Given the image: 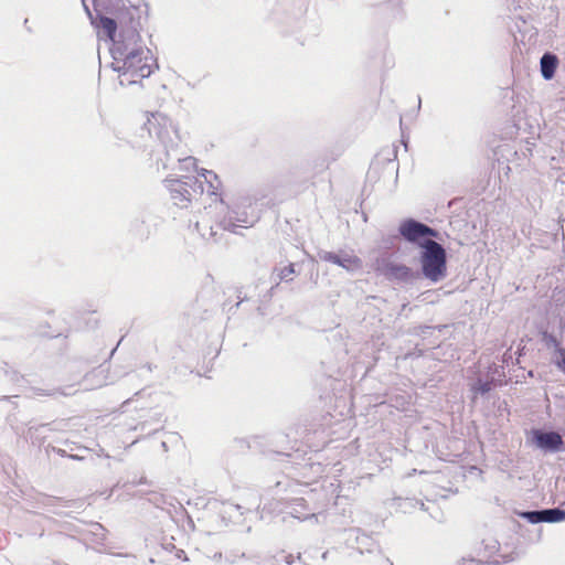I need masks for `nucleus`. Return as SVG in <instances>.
Returning <instances> with one entry per match:
<instances>
[{"label":"nucleus","mask_w":565,"mask_h":565,"mask_svg":"<svg viewBox=\"0 0 565 565\" xmlns=\"http://www.w3.org/2000/svg\"><path fill=\"white\" fill-rule=\"evenodd\" d=\"M196 178L202 180L204 193L212 199V204L204 207L201 222L210 225L211 231H213L212 223H215L220 228L233 231L235 227L234 218L230 205L222 199L223 184L218 175L212 170L201 169ZM211 235H215V232H211Z\"/></svg>","instance_id":"obj_1"},{"label":"nucleus","mask_w":565,"mask_h":565,"mask_svg":"<svg viewBox=\"0 0 565 565\" xmlns=\"http://www.w3.org/2000/svg\"><path fill=\"white\" fill-rule=\"evenodd\" d=\"M419 257L422 273L428 280L438 282L447 276V255L445 248L433 239L422 243Z\"/></svg>","instance_id":"obj_2"},{"label":"nucleus","mask_w":565,"mask_h":565,"mask_svg":"<svg viewBox=\"0 0 565 565\" xmlns=\"http://www.w3.org/2000/svg\"><path fill=\"white\" fill-rule=\"evenodd\" d=\"M120 77L121 83L126 81L128 84H135L150 76L153 71L152 57L147 50H136L129 53L115 68Z\"/></svg>","instance_id":"obj_3"},{"label":"nucleus","mask_w":565,"mask_h":565,"mask_svg":"<svg viewBox=\"0 0 565 565\" xmlns=\"http://www.w3.org/2000/svg\"><path fill=\"white\" fill-rule=\"evenodd\" d=\"M164 182L171 200L179 207H188L194 199L204 193L202 180L196 177H185L183 180L167 179Z\"/></svg>","instance_id":"obj_4"},{"label":"nucleus","mask_w":565,"mask_h":565,"mask_svg":"<svg viewBox=\"0 0 565 565\" xmlns=\"http://www.w3.org/2000/svg\"><path fill=\"white\" fill-rule=\"evenodd\" d=\"M136 8L122 7L115 13L117 26L120 29V36H127L131 42L137 43L140 40L139 35V18Z\"/></svg>","instance_id":"obj_5"},{"label":"nucleus","mask_w":565,"mask_h":565,"mask_svg":"<svg viewBox=\"0 0 565 565\" xmlns=\"http://www.w3.org/2000/svg\"><path fill=\"white\" fill-rule=\"evenodd\" d=\"M399 233L405 239L416 243L420 247L425 239L438 236L437 231L414 220L404 222L399 227Z\"/></svg>","instance_id":"obj_6"},{"label":"nucleus","mask_w":565,"mask_h":565,"mask_svg":"<svg viewBox=\"0 0 565 565\" xmlns=\"http://www.w3.org/2000/svg\"><path fill=\"white\" fill-rule=\"evenodd\" d=\"M535 443L540 448L551 451H558L563 447L562 436L555 431H536Z\"/></svg>","instance_id":"obj_7"},{"label":"nucleus","mask_w":565,"mask_h":565,"mask_svg":"<svg viewBox=\"0 0 565 565\" xmlns=\"http://www.w3.org/2000/svg\"><path fill=\"white\" fill-rule=\"evenodd\" d=\"M147 127L150 134H154L158 138L163 139L168 135V127H172L171 120L161 114H152L148 118Z\"/></svg>","instance_id":"obj_8"},{"label":"nucleus","mask_w":565,"mask_h":565,"mask_svg":"<svg viewBox=\"0 0 565 565\" xmlns=\"http://www.w3.org/2000/svg\"><path fill=\"white\" fill-rule=\"evenodd\" d=\"M385 277L394 280L406 281L414 277L413 270L404 264H387L383 270Z\"/></svg>","instance_id":"obj_9"},{"label":"nucleus","mask_w":565,"mask_h":565,"mask_svg":"<svg viewBox=\"0 0 565 565\" xmlns=\"http://www.w3.org/2000/svg\"><path fill=\"white\" fill-rule=\"evenodd\" d=\"M558 60L556 55L546 53L541 58V72L545 79H551L556 71Z\"/></svg>","instance_id":"obj_10"},{"label":"nucleus","mask_w":565,"mask_h":565,"mask_svg":"<svg viewBox=\"0 0 565 565\" xmlns=\"http://www.w3.org/2000/svg\"><path fill=\"white\" fill-rule=\"evenodd\" d=\"M98 26L102 29L104 34L111 41H115L117 32V21L108 17H100L98 19Z\"/></svg>","instance_id":"obj_11"},{"label":"nucleus","mask_w":565,"mask_h":565,"mask_svg":"<svg viewBox=\"0 0 565 565\" xmlns=\"http://www.w3.org/2000/svg\"><path fill=\"white\" fill-rule=\"evenodd\" d=\"M540 521L543 522H559L565 520V511L559 509H550L537 512Z\"/></svg>","instance_id":"obj_12"},{"label":"nucleus","mask_w":565,"mask_h":565,"mask_svg":"<svg viewBox=\"0 0 565 565\" xmlns=\"http://www.w3.org/2000/svg\"><path fill=\"white\" fill-rule=\"evenodd\" d=\"M493 386L492 381H481L479 380L477 383L472 385V392L475 394H486L491 391Z\"/></svg>","instance_id":"obj_13"},{"label":"nucleus","mask_w":565,"mask_h":565,"mask_svg":"<svg viewBox=\"0 0 565 565\" xmlns=\"http://www.w3.org/2000/svg\"><path fill=\"white\" fill-rule=\"evenodd\" d=\"M294 274H295V265L289 264L288 266H285L284 268H281V270L279 273V279L280 280L291 279V276Z\"/></svg>","instance_id":"obj_14"},{"label":"nucleus","mask_w":565,"mask_h":565,"mask_svg":"<svg viewBox=\"0 0 565 565\" xmlns=\"http://www.w3.org/2000/svg\"><path fill=\"white\" fill-rule=\"evenodd\" d=\"M556 353L558 355L556 366L565 374V348L557 349Z\"/></svg>","instance_id":"obj_15"},{"label":"nucleus","mask_w":565,"mask_h":565,"mask_svg":"<svg viewBox=\"0 0 565 565\" xmlns=\"http://www.w3.org/2000/svg\"><path fill=\"white\" fill-rule=\"evenodd\" d=\"M330 260L334 264H338L340 266L347 267L344 262L339 256H330Z\"/></svg>","instance_id":"obj_16"}]
</instances>
